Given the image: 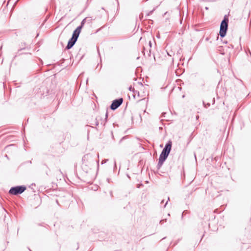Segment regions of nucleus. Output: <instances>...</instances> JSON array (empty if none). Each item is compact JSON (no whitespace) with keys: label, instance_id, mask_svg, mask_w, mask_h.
<instances>
[{"label":"nucleus","instance_id":"obj_1","mask_svg":"<svg viewBox=\"0 0 251 251\" xmlns=\"http://www.w3.org/2000/svg\"><path fill=\"white\" fill-rule=\"evenodd\" d=\"M172 147V142L169 141L166 144L164 148L163 149L159 158V161L157 164V168L159 169L163 164L164 162L167 159L169 154Z\"/></svg>","mask_w":251,"mask_h":251},{"label":"nucleus","instance_id":"obj_2","mask_svg":"<svg viewBox=\"0 0 251 251\" xmlns=\"http://www.w3.org/2000/svg\"><path fill=\"white\" fill-rule=\"evenodd\" d=\"M228 19L226 16H225L220 25L219 34L221 37L225 36L228 28Z\"/></svg>","mask_w":251,"mask_h":251},{"label":"nucleus","instance_id":"obj_3","mask_svg":"<svg viewBox=\"0 0 251 251\" xmlns=\"http://www.w3.org/2000/svg\"><path fill=\"white\" fill-rule=\"evenodd\" d=\"M83 162L86 166H89L91 169L92 166L95 165V162L97 161L94 158V155L91 153H88L85 155L83 157Z\"/></svg>","mask_w":251,"mask_h":251},{"label":"nucleus","instance_id":"obj_4","mask_svg":"<svg viewBox=\"0 0 251 251\" xmlns=\"http://www.w3.org/2000/svg\"><path fill=\"white\" fill-rule=\"evenodd\" d=\"M25 189L26 187L24 186H18L12 187L10 189L9 193L12 195H17L22 194Z\"/></svg>","mask_w":251,"mask_h":251},{"label":"nucleus","instance_id":"obj_5","mask_svg":"<svg viewBox=\"0 0 251 251\" xmlns=\"http://www.w3.org/2000/svg\"><path fill=\"white\" fill-rule=\"evenodd\" d=\"M123 98H120L118 99H116L114 100L111 105H110V108L112 110H115L117 108H118L123 103Z\"/></svg>","mask_w":251,"mask_h":251},{"label":"nucleus","instance_id":"obj_6","mask_svg":"<svg viewBox=\"0 0 251 251\" xmlns=\"http://www.w3.org/2000/svg\"><path fill=\"white\" fill-rule=\"evenodd\" d=\"M77 39H75V38L72 37L69 41L68 44L66 47V49L67 50L70 49L72 48L75 42H76Z\"/></svg>","mask_w":251,"mask_h":251},{"label":"nucleus","instance_id":"obj_7","mask_svg":"<svg viewBox=\"0 0 251 251\" xmlns=\"http://www.w3.org/2000/svg\"><path fill=\"white\" fill-rule=\"evenodd\" d=\"M81 31V27H77L74 31L72 37L77 40Z\"/></svg>","mask_w":251,"mask_h":251},{"label":"nucleus","instance_id":"obj_8","mask_svg":"<svg viewBox=\"0 0 251 251\" xmlns=\"http://www.w3.org/2000/svg\"><path fill=\"white\" fill-rule=\"evenodd\" d=\"M88 21L89 23H90L91 22V20H88L87 19V18H84L81 22V25H79L78 27H81V29L83 27V26H84V24L87 22Z\"/></svg>","mask_w":251,"mask_h":251},{"label":"nucleus","instance_id":"obj_9","mask_svg":"<svg viewBox=\"0 0 251 251\" xmlns=\"http://www.w3.org/2000/svg\"><path fill=\"white\" fill-rule=\"evenodd\" d=\"M167 53H168V55H169L170 56H172L173 55H175V53H173L172 51H171V52L168 51Z\"/></svg>","mask_w":251,"mask_h":251},{"label":"nucleus","instance_id":"obj_10","mask_svg":"<svg viewBox=\"0 0 251 251\" xmlns=\"http://www.w3.org/2000/svg\"><path fill=\"white\" fill-rule=\"evenodd\" d=\"M203 104L205 107H207L208 106H209L210 104L207 103L206 104H205L204 102H203Z\"/></svg>","mask_w":251,"mask_h":251},{"label":"nucleus","instance_id":"obj_11","mask_svg":"<svg viewBox=\"0 0 251 251\" xmlns=\"http://www.w3.org/2000/svg\"><path fill=\"white\" fill-rule=\"evenodd\" d=\"M107 160H108L107 159H105V160H103V161H102V162H101V164H104V163H106V161H107Z\"/></svg>","mask_w":251,"mask_h":251},{"label":"nucleus","instance_id":"obj_12","mask_svg":"<svg viewBox=\"0 0 251 251\" xmlns=\"http://www.w3.org/2000/svg\"><path fill=\"white\" fill-rule=\"evenodd\" d=\"M168 201H169V198H168V200L166 202L165 204V205H164V207L166 206V205H167V203H168Z\"/></svg>","mask_w":251,"mask_h":251},{"label":"nucleus","instance_id":"obj_13","mask_svg":"<svg viewBox=\"0 0 251 251\" xmlns=\"http://www.w3.org/2000/svg\"><path fill=\"white\" fill-rule=\"evenodd\" d=\"M149 45L150 46V47H151V41H150V42H149Z\"/></svg>","mask_w":251,"mask_h":251},{"label":"nucleus","instance_id":"obj_14","mask_svg":"<svg viewBox=\"0 0 251 251\" xmlns=\"http://www.w3.org/2000/svg\"><path fill=\"white\" fill-rule=\"evenodd\" d=\"M161 203H163V202H164V200H162V201H161Z\"/></svg>","mask_w":251,"mask_h":251},{"label":"nucleus","instance_id":"obj_15","mask_svg":"<svg viewBox=\"0 0 251 251\" xmlns=\"http://www.w3.org/2000/svg\"><path fill=\"white\" fill-rule=\"evenodd\" d=\"M131 88H132L131 87H130V88H129V90H131Z\"/></svg>","mask_w":251,"mask_h":251}]
</instances>
